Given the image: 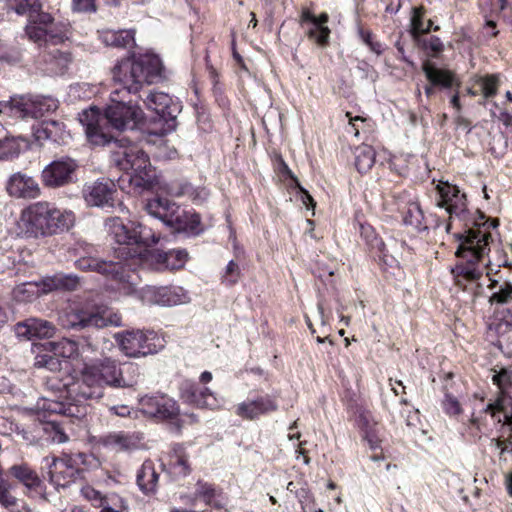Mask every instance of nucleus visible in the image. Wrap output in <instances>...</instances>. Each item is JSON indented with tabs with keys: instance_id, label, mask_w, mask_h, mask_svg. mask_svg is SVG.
Returning <instances> with one entry per match:
<instances>
[{
	"instance_id": "nucleus-16",
	"label": "nucleus",
	"mask_w": 512,
	"mask_h": 512,
	"mask_svg": "<svg viewBox=\"0 0 512 512\" xmlns=\"http://www.w3.org/2000/svg\"><path fill=\"white\" fill-rule=\"evenodd\" d=\"M68 327L72 329L104 328L108 326H121L122 319L117 313L110 310L79 311L72 316Z\"/></svg>"
},
{
	"instance_id": "nucleus-4",
	"label": "nucleus",
	"mask_w": 512,
	"mask_h": 512,
	"mask_svg": "<svg viewBox=\"0 0 512 512\" xmlns=\"http://www.w3.org/2000/svg\"><path fill=\"white\" fill-rule=\"evenodd\" d=\"M114 145L112 161L127 174L130 184L136 188H149L156 175L144 150L127 139H116Z\"/></svg>"
},
{
	"instance_id": "nucleus-18",
	"label": "nucleus",
	"mask_w": 512,
	"mask_h": 512,
	"mask_svg": "<svg viewBox=\"0 0 512 512\" xmlns=\"http://www.w3.org/2000/svg\"><path fill=\"white\" fill-rule=\"evenodd\" d=\"M139 406L143 414L161 420L174 419L179 415L176 401L166 395L144 396Z\"/></svg>"
},
{
	"instance_id": "nucleus-48",
	"label": "nucleus",
	"mask_w": 512,
	"mask_h": 512,
	"mask_svg": "<svg viewBox=\"0 0 512 512\" xmlns=\"http://www.w3.org/2000/svg\"><path fill=\"white\" fill-rule=\"evenodd\" d=\"M20 146L14 138L0 137V159L7 160L19 154Z\"/></svg>"
},
{
	"instance_id": "nucleus-7",
	"label": "nucleus",
	"mask_w": 512,
	"mask_h": 512,
	"mask_svg": "<svg viewBox=\"0 0 512 512\" xmlns=\"http://www.w3.org/2000/svg\"><path fill=\"white\" fill-rule=\"evenodd\" d=\"M73 380L52 383L51 388L56 393L55 398L43 397L37 402V408L49 414H61L67 417L82 419L88 413V401H78L70 394Z\"/></svg>"
},
{
	"instance_id": "nucleus-46",
	"label": "nucleus",
	"mask_w": 512,
	"mask_h": 512,
	"mask_svg": "<svg viewBox=\"0 0 512 512\" xmlns=\"http://www.w3.org/2000/svg\"><path fill=\"white\" fill-rule=\"evenodd\" d=\"M39 289L36 283L27 282L18 285L13 290L14 298L18 301H31L38 295Z\"/></svg>"
},
{
	"instance_id": "nucleus-8",
	"label": "nucleus",
	"mask_w": 512,
	"mask_h": 512,
	"mask_svg": "<svg viewBox=\"0 0 512 512\" xmlns=\"http://www.w3.org/2000/svg\"><path fill=\"white\" fill-rule=\"evenodd\" d=\"M115 340L123 354L132 358L155 354L163 348V340L151 330L120 332L115 334Z\"/></svg>"
},
{
	"instance_id": "nucleus-63",
	"label": "nucleus",
	"mask_w": 512,
	"mask_h": 512,
	"mask_svg": "<svg viewBox=\"0 0 512 512\" xmlns=\"http://www.w3.org/2000/svg\"><path fill=\"white\" fill-rule=\"evenodd\" d=\"M428 47L433 52L439 53L443 50V43L441 42V40L438 37L432 36L429 40Z\"/></svg>"
},
{
	"instance_id": "nucleus-15",
	"label": "nucleus",
	"mask_w": 512,
	"mask_h": 512,
	"mask_svg": "<svg viewBox=\"0 0 512 512\" xmlns=\"http://www.w3.org/2000/svg\"><path fill=\"white\" fill-rule=\"evenodd\" d=\"M145 209L149 215L161 220L167 226L180 229L186 225L185 211L168 198L154 197L147 201Z\"/></svg>"
},
{
	"instance_id": "nucleus-51",
	"label": "nucleus",
	"mask_w": 512,
	"mask_h": 512,
	"mask_svg": "<svg viewBox=\"0 0 512 512\" xmlns=\"http://www.w3.org/2000/svg\"><path fill=\"white\" fill-rule=\"evenodd\" d=\"M11 7L19 15L28 14L29 17L33 16L34 12L40 10L38 0H9Z\"/></svg>"
},
{
	"instance_id": "nucleus-32",
	"label": "nucleus",
	"mask_w": 512,
	"mask_h": 512,
	"mask_svg": "<svg viewBox=\"0 0 512 512\" xmlns=\"http://www.w3.org/2000/svg\"><path fill=\"white\" fill-rule=\"evenodd\" d=\"M168 473L175 479L183 478L190 473L188 456L181 445H176L167 465Z\"/></svg>"
},
{
	"instance_id": "nucleus-40",
	"label": "nucleus",
	"mask_w": 512,
	"mask_h": 512,
	"mask_svg": "<svg viewBox=\"0 0 512 512\" xmlns=\"http://www.w3.org/2000/svg\"><path fill=\"white\" fill-rule=\"evenodd\" d=\"M41 434L43 439L57 444L65 443L69 439L61 425L55 421L42 422Z\"/></svg>"
},
{
	"instance_id": "nucleus-27",
	"label": "nucleus",
	"mask_w": 512,
	"mask_h": 512,
	"mask_svg": "<svg viewBox=\"0 0 512 512\" xmlns=\"http://www.w3.org/2000/svg\"><path fill=\"white\" fill-rule=\"evenodd\" d=\"M33 96L14 95L9 100L0 103V113L7 112L21 119H32Z\"/></svg>"
},
{
	"instance_id": "nucleus-22",
	"label": "nucleus",
	"mask_w": 512,
	"mask_h": 512,
	"mask_svg": "<svg viewBox=\"0 0 512 512\" xmlns=\"http://www.w3.org/2000/svg\"><path fill=\"white\" fill-rule=\"evenodd\" d=\"M8 474L22 484L27 490V493L38 494L44 500L49 501L46 494L43 492V481L29 464L25 462L13 464L9 467Z\"/></svg>"
},
{
	"instance_id": "nucleus-10",
	"label": "nucleus",
	"mask_w": 512,
	"mask_h": 512,
	"mask_svg": "<svg viewBox=\"0 0 512 512\" xmlns=\"http://www.w3.org/2000/svg\"><path fill=\"white\" fill-rule=\"evenodd\" d=\"M79 165L69 156H61L47 164L41 171L42 184L50 189L65 187L75 182Z\"/></svg>"
},
{
	"instance_id": "nucleus-59",
	"label": "nucleus",
	"mask_w": 512,
	"mask_h": 512,
	"mask_svg": "<svg viewBox=\"0 0 512 512\" xmlns=\"http://www.w3.org/2000/svg\"><path fill=\"white\" fill-rule=\"evenodd\" d=\"M36 20L39 26L53 29L54 23L53 18L48 13H40L39 10L33 13L32 17H29V21Z\"/></svg>"
},
{
	"instance_id": "nucleus-50",
	"label": "nucleus",
	"mask_w": 512,
	"mask_h": 512,
	"mask_svg": "<svg viewBox=\"0 0 512 512\" xmlns=\"http://www.w3.org/2000/svg\"><path fill=\"white\" fill-rule=\"evenodd\" d=\"M479 85L484 98H490L497 94L499 87L498 75H486L479 79Z\"/></svg>"
},
{
	"instance_id": "nucleus-9",
	"label": "nucleus",
	"mask_w": 512,
	"mask_h": 512,
	"mask_svg": "<svg viewBox=\"0 0 512 512\" xmlns=\"http://www.w3.org/2000/svg\"><path fill=\"white\" fill-rule=\"evenodd\" d=\"M106 227L112 239L120 245L142 244L151 246L159 242V237L155 235L151 228L140 223H130L125 225L118 217L107 220Z\"/></svg>"
},
{
	"instance_id": "nucleus-13",
	"label": "nucleus",
	"mask_w": 512,
	"mask_h": 512,
	"mask_svg": "<svg viewBox=\"0 0 512 512\" xmlns=\"http://www.w3.org/2000/svg\"><path fill=\"white\" fill-rule=\"evenodd\" d=\"M140 300L146 305L171 307L190 302L188 292L180 286H145L139 292Z\"/></svg>"
},
{
	"instance_id": "nucleus-62",
	"label": "nucleus",
	"mask_w": 512,
	"mask_h": 512,
	"mask_svg": "<svg viewBox=\"0 0 512 512\" xmlns=\"http://www.w3.org/2000/svg\"><path fill=\"white\" fill-rule=\"evenodd\" d=\"M375 430H367L365 433V438L367 439L371 449H376L379 447V439L375 434Z\"/></svg>"
},
{
	"instance_id": "nucleus-20",
	"label": "nucleus",
	"mask_w": 512,
	"mask_h": 512,
	"mask_svg": "<svg viewBox=\"0 0 512 512\" xmlns=\"http://www.w3.org/2000/svg\"><path fill=\"white\" fill-rule=\"evenodd\" d=\"M116 187L113 181L101 179L86 185L83 189L84 199L89 206L112 207Z\"/></svg>"
},
{
	"instance_id": "nucleus-41",
	"label": "nucleus",
	"mask_w": 512,
	"mask_h": 512,
	"mask_svg": "<svg viewBox=\"0 0 512 512\" xmlns=\"http://www.w3.org/2000/svg\"><path fill=\"white\" fill-rule=\"evenodd\" d=\"M170 193L174 196L187 195L195 204L203 203L209 196V191L206 188H194L188 183L181 185L178 190L172 188Z\"/></svg>"
},
{
	"instance_id": "nucleus-14",
	"label": "nucleus",
	"mask_w": 512,
	"mask_h": 512,
	"mask_svg": "<svg viewBox=\"0 0 512 512\" xmlns=\"http://www.w3.org/2000/svg\"><path fill=\"white\" fill-rule=\"evenodd\" d=\"M436 190L439 194L440 199L437 202V206L445 208L449 214V219H459L462 222L469 220V210L466 203V195L460 193L457 186L451 185L448 182H439L436 186Z\"/></svg>"
},
{
	"instance_id": "nucleus-43",
	"label": "nucleus",
	"mask_w": 512,
	"mask_h": 512,
	"mask_svg": "<svg viewBox=\"0 0 512 512\" xmlns=\"http://www.w3.org/2000/svg\"><path fill=\"white\" fill-rule=\"evenodd\" d=\"M295 497L298 499L303 512H306V509L314 512H323L322 509L317 508L313 494L308 488L307 483H303L297 490H295Z\"/></svg>"
},
{
	"instance_id": "nucleus-6",
	"label": "nucleus",
	"mask_w": 512,
	"mask_h": 512,
	"mask_svg": "<svg viewBox=\"0 0 512 512\" xmlns=\"http://www.w3.org/2000/svg\"><path fill=\"white\" fill-rule=\"evenodd\" d=\"M78 269L86 272H96L111 281L113 288L123 295H131L135 292L136 274L127 268L123 261L106 260L94 256H83L76 260Z\"/></svg>"
},
{
	"instance_id": "nucleus-25",
	"label": "nucleus",
	"mask_w": 512,
	"mask_h": 512,
	"mask_svg": "<svg viewBox=\"0 0 512 512\" xmlns=\"http://www.w3.org/2000/svg\"><path fill=\"white\" fill-rule=\"evenodd\" d=\"M18 338L32 340L34 338H49L54 335V325L43 319L29 318L19 322L14 327Z\"/></svg>"
},
{
	"instance_id": "nucleus-3",
	"label": "nucleus",
	"mask_w": 512,
	"mask_h": 512,
	"mask_svg": "<svg viewBox=\"0 0 512 512\" xmlns=\"http://www.w3.org/2000/svg\"><path fill=\"white\" fill-rule=\"evenodd\" d=\"M74 221L72 211L58 209L49 202H36L21 212L17 234L25 238L45 237L68 230Z\"/></svg>"
},
{
	"instance_id": "nucleus-64",
	"label": "nucleus",
	"mask_w": 512,
	"mask_h": 512,
	"mask_svg": "<svg viewBox=\"0 0 512 512\" xmlns=\"http://www.w3.org/2000/svg\"><path fill=\"white\" fill-rule=\"evenodd\" d=\"M329 16L327 13H321L316 17V23H313V28H325V24L328 22Z\"/></svg>"
},
{
	"instance_id": "nucleus-55",
	"label": "nucleus",
	"mask_w": 512,
	"mask_h": 512,
	"mask_svg": "<svg viewBox=\"0 0 512 512\" xmlns=\"http://www.w3.org/2000/svg\"><path fill=\"white\" fill-rule=\"evenodd\" d=\"M21 51L18 48H0V60L9 64H16L21 61Z\"/></svg>"
},
{
	"instance_id": "nucleus-17",
	"label": "nucleus",
	"mask_w": 512,
	"mask_h": 512,
	"mask_svg": "<svg viewBox=\"0 0 512 512\" xmlns=\"http://www.w3.org/2000/svg\"><path fill=\"white\" fill-rule=\"evenodd\" d=\"M102 115L96 107L84 110L79 115V121L84 127L88 142L93 146H105L113 141V137L106 132L101 124Z\"/></svg>"
},
{
	"instance_id": "nucleus-21",
	"label": "nucleus",
	"mask_w": 512,
	"mask_h": 512,
	"mask_svg": "<svg viewBox=\"0 0 512 512\" xmlns=\"http://www.w3.org/2000/svg\"><path fill=\"white\" fill-rule=\"evenodd\" d=\"M6 191L11 197L23 199H35L41 194L38 182L32 176L21 172H16L9 177Z\"/></svg>"
},
{
	"instance_id": "nucleus-37",
	"label": "nucleus",
	"mask_w": 512,
	"mask_h": 512,
	"mask_svg": "<svg viewBox=\"0 0 512 512\" xmlns=\"http://www.w3.org/2000/svg\"><path fill=\"white\" fill-rule=\"evenodd\" d=\"M355 167L359 173H367L375 163L376 153L370 145H360L354 150Z\"/></svg>"
},
{
	"instance_id": "nucleus-28",
	"label": "nucleus",
	"mask_w": 512,
	"mask_h": 512,
	"mask_svg": "<svg viewBox=\"0 0 512 512\" xmlns=\"http://www.w3.org/2000/svg\"><path fill=\"white\" fill-rule=\"evenodd\" d=\"M425 76L430 81V85L425 86L424 91L427 97L435 93L433 86H442L450 88L453 84V74L449 71L441 70L433 66L430 62H425L422 66Z\"/></svg>"
},
{
	"instance_id": "nucleus-26",
	"label": "nucleus",
	"mask_w": 512,
	"mask_h": 512,
	"mask_svg": "<svg viewBox=\"0 0 512 512\" xmlns=\"http://www.w3.org/2000/svg\"><path fill=\"white\" fill-rule=\"evenodd\" d=\"M42 422L28 417L21 419H11L9 421V431L23 440L26 444L32 445L43 439L41 434Z\"/></svg>"
},
{
	"instance_id": "nucleus-56",
	"label": "nucleus",
	"mask_w": 512,
	"mask_h": 512,
	"mask_svg": "<svg viewBox=\"0 0 512 512\" xmlns=\"http://www.w3.org/2000/svg\"><path fill=\"white\" fill-rule=\"evenodd\" d=\"M443 408L449 415H459L462 412L459 401L451 394H446L443 401Z\"/></svg>"
},
{
	"instance_id": "nucleus-31",
	"label": "nucleus",
	"mask_w": 512,
	"mask_h": 512,
	"mask_svg": "<svg viewBox=\"0 0 512 512\" xmlns=\"http://www.w3.org/2000/svg\"><path fill=\"white\" fill-rule=\"evenodd\" d=\"M67 134L66 126L57 120H46L35 129L34 135L38 141L50 140L59 143L65 139Z\"/></svg>"
},
{
	"instance_id": "nucleus-29",
	"label": "nucleus",
	"mask_w": 512,
	"mask_h": 512,
	"mask_svg": "<svg viewBox=\"0 0 512 512\" xmlns=\"http://www.w3.org/2000/svg\"><path fill=\"white\" fill-rule=\"evenodd\" d=\"M152 257L158 265V269L177 270L185 265L188 253L182 249H173L156 251Z\"/></svg>"
},
{
	"instance_id": "nucleus-54",
	"label": "nucleus",
	"mask_w": 512,
	"mask_h": 512,
	"mask_svg": "<svg viewBox=\"0 0 512 512\" xmlns=\"http://www.w3.org/2000/svg\"><path fill=\"white\" fill-rule=\"evenodd\" d=\"M358 34L361 40L370 48L371 51L376 53L377 55L381 54L383 51V46L380 42L374 40L373 34L369 30H365L363 28L358 29Z\"/></svg>"
},
{
	"instance_id": "nucleus-52",
	"label": "nucleus",
	"mask_w": 512,
	"mask_h": 512,
	"mask_svg": "<svg viewBox=\"0 0 512 512\" xmlns=\"http://www.w3.org/2000/svg\"><path fill=\"white\" fill-rule=\"evenodd\" d=\"M512 301V283L504 282L500 285L498 291L494 292L489 299L491 304H506Z\"/></svg>"
},
{
	"instance_id": "nucleus-19",
	"label": "nucleus",
	"mask_w": 512,
	"mask_h": 512,
	"mask_svg": "<svg viewBox=\"0 0 512 512\" xmlns=\"http://www.w3.org/2000/svg\"><path fill=\"white\" fill-rule=\"evenodd\" d=\"M180 396L188 404L198 408L216 409L219 400L208 388H200L195 382L184 380L180 386Z\"/></svg>"
},
{
	"instance_id": "nucleus-34",
	"label": "nucleus",
	"mask_w": 512,
	"mask_h": 512,
	"mask_svg": "<svg viewBox=\"0 0 512 512\" xmlns=\"http://www.w3.org/2000/svg\"><path fill=\"white\" fill-rule=\"evenodd\" d=\"M46 346L51 353L64 359H74L79 356V344L68 338L47 342Z\"/></svg>"
},
{
	"instance_id": "nucleus-60",
	"label": "nucleus",
	"mask_w": 512,
	"mask_h": 512,
	"mask_svg": "<svg viewBox=\"0 0 512 512\" xmlns=\"http://www.w3.org/2000/svg\"><path fill=\"white\" fill-rule=\"evenodd\" d=\"M81 494L88 500H91V501H99L101 503V500H104L100 493L98 491H96L95 489H93L92 487H84L81 489Z\"/></svg>"
},
{
	"instance_id": "nucleus-38",
	"label": "nucleus",
	"mask_w": 512,
	"mask_h": 512,
	"mask_svg": "<svg viewBox=\"0 0 512 512\" xmlns=\"http://www.w3.org/2000/svg\"><path fill=\"white\" fill-rule=\"evenodd\" d=\"M424 220L425 217L420 204L417 201L409 202L403 212L404 224L412 226L417 230H425L427 226Z\"/></svg>"
},
{
	"instance_id": "nucleus-30",
	"label": "nucleus",
	"mask_w": 512,
	"mask_h": 512,
	"mask_svg": "<svg viewBox=\"0 0 512 512\" xmlns=\"http://www.w3.org/2000/svg\"><path fill=\"white\" fill-rule=\"evenodd\" d=\"M159 474L155 470L154 463L146 460L136 474V482L144 494H153L156 491Z\"/></svg>"
},
{
	"instance_id": "nucleus-42",
	"label": "nucleus",
	"mask_w": 512,
	"mask_h": 512,
	"mask_svg": "<svg viewBox=\"0 0 512 512\" xmlns=\"http://www.w3.org/2000/svg\"><path fill=\"white\" fill-rule=\"evenodd\" d=\"M359 232L361 238L366 242L370 249L376 250L378 252H383L385 244L378 237V235L375 232V229L371 225L366 223H360Z\"/></svg>"
},
{
	"instance_id": "nucleus-61",
	"label": "nucleus",
	"mask_w": 512,
	"mask_h": 512,
	"mask_svg": "<svg viewBox=\"0 0 512 512\" xmlns=\"http://www.w3.org/2000/svg\"><path fill=\"white\" fill-rule=\"evenodd\" d=\"M110 412L120 416V417H128L130 416L131 410L127 405H115L109 408Z\"/></svg>"
},
{
	"instance_id": "nucleus-35",
	"label": "nucleus",
	"mask_w": 512,
	"mask_h": 512,
	"mask_svg": "<svg viewBox=\"0 0 512 512\" xmlns=\"http://www.w3.org/2000/svg\"><path fill=\"white\" fill-rule=\"evenodd\" d=\"M25 31L30 40L39 44H41V42L56 43L60 40V37H58L54 29L39 26L36 20L29 21Z\"/></svg>"
},
{
	"instance_id": "nucleus-12",
	"label": "nucleus",
	"mask_w": 512,
	"mask_h": 512,
	"mask_svg": "<svg viewBox=\"0 0 512 512\" xmlns=\"http://www.w3.org/2000/svg\"><path fill=\"white\" fill-rule=\"evenodd\" d=\"M84 455L79 453L75 457L64 456L53 458L49 464V482L56 488H67L81 477L82 470L78 467L83 462Z\"/></svg>"
},
{
	"instance_id": "nucleus-39",
	"label": "nucleus",
	"mask_w": 512,
	"mask_h": 512,
	"mask_svg": "<svg viewBox=\"0 0 512 512\" xmlns=\"http://www.w3.org/2000/svg\"><path fill=\"white\" fill-rule=\"evenodd\" d=\"M57 107L58 101L50 96H33L32 119L43 117Z\"/></svg>"
},
{
	"instance_id": "nucleus-1",
	"label": "nucleus",
	"mask_w": 512,
	"mask_h": 512,
	"mask_svg": "<svg viewBox=\"0 0 512 512\" xmlns=\"http://www.w3.org/2000/svg\"><path fill=\"white\" fill-rule=\"evenodd\" d=\"M166 79L165 67L158 55L133 54L121 60L113 69V80L118 86L111 92L110 102L104 109V118L117 131L136 129L144 120V112L137 104L125 101L121 93L135 94L144 84Z\"/></svg>"
},
{
	"instance_id": "nucleus-47",
	"label": "nucleus",
	"mask_w": 512,
	"mask_h": 512,
	"mask_svg": "<svg viewBox=\"0 0 512 512\" xmlns=\"http://www.w3.org/2000/svg\"><path fill=\"white\" fill-rule=\"evenodd\" d=\"M241 277V269L237 262L230 260L221 274V281L226 286L235 285Z\"/></svg>"
},
{
	"instance_id": "nucleus-24",
	"label": "nucleus",
	"mask_w": 512,
	"mask_h": 512,
	"mask_svg": "<svg viewBox=\"0 0 512 512\" xmlns=\"http://www.w3.org/2000/svg\"><path fill=\"white\" fill-rule=\"evenodd\" d=\"M278 405L274 398L269 395L258 397L254 400H246L236 406L235 413L246 420H254L261 415L274 412Z\"/></svg>"
},
{
	"instance_id": "nucleus-23",
	"label": "nucleus",
	"mask_w": 512,
	"mask_h": 512,
	"mask_svg": "<svg viewBox=\"0 0 512 512\" xmlns=\"http://www.w3.org/2000/svg\"><path fill=\"white\" fill-rule=\"evenodd\" d=\"M143 440V435L139 432H112L99 438V444L103 447L115 451L123 452L139 448Z\"/></svg>"
},
{
	"instance_id": "nucleus-36",
	"label": "nucleus",
	"mask_w": 512,
	"mask_h": 512,
	"mask_svg": "<svg viewBox=\"0 0 512 512\" xmlns=\"http://www.w3.org/2000/svg\"><path fill=\"white\" fill-rule=\"evenodd\" d=\"M79 285V277L75 274L59 273L44 281V291H52L57 289L75 290Z\"/></svg>"
},
{
	"instance_id": "nucleus-57",
	"label": "nucleus",
	"mask_w": 512,
	"mask_h": 512,
	"mask_svg": "<svg viewBox=\"0 0 512 512\" xmlns=\"http://www.w3.org/2000/svg\"><path fill=\"white\" fill-rule=\"evenodd\" d=\"M310 38L314 39L319 45L324 46L328 43L330 36V29L325 28H311L308 32Z\"/></svg>"
},
{
	"instance_id": "nucleus-49",
	"label": "nucleus",
	"mask_w": 512,
	"mask_h": 512,
	"mask_svg": "<svg viewBox=\"0 0 512 512\" xmlns=\"http://www.w3.org/2000/svg\"><path fill=\"white\" fill-rule=\"evenodd\" d=\"M35 367L46 368L49 371H60L62 362L55 354H40L35 358Z\"/></svg>"
},
{
	"instance_id": "nucleus-5",
	"label": "nucleus",
	"mask_w": 512,
	"mask_h": 512,
	"mask_svg": "<svg viewBox=\"0 0 512 512\" xmlns=\"http://www.w3.org/2000/svg\"><path fill=\"white\" fill-rule=\"evenodd\" d=\"M491 237L488 233L469 231L467 235L460 236V245L456 251V256L467 261L466 264H458L452 269L457 283L460 285L459 278L473 281L481 277L482 272L476 264L489 253Z\"/></svg>"
},
{
	"instance_id": "nucleus-45",
	"label": "nucleus",
	"mask_w": 512,
	"mask_h": 512,
	"mask_svg": "<svg viewBox=\"0 0 512 512\" xmlns=\"http://www.w3.org/2000/svg\"><path fill=\"white\" fill-rule=\"evenodd\" d=\"M432 21L428 20L427 23L423 21V10L422 8H414L413 15L411 17V33L414 38H418L420 35L428 33L431 30Z\"/></svg>"
},
{
	"instance_id": "nucleus-58",
	"label": "nucleus",
	"mask_w": 512,
	"mask_h": 512,
	"mask_svg": "<svg viewBox=\"0 0 512 512\" xmlns=\"http://www.w3.org/2000/svg\"><path fill=\"white\" fill-rule=\"evenodd\" d=\"M72 9L75 12H95L94 0H73Z\"/></svg>"
},
{
	"instance_id": "nucleus-33",
	"label": "nucleus",
	"mask_w": 512,
	"mask_h": 512,
	"mask_svg": "<svg viewBox=\"0 0 512 512\" xmlns=\"http://www.w3.org/2000/svg\"><path fill=\"white\" fill-rule=\"evenodd\" d=\"M99 38L106 46L115 48H127L135 43L132 30H104L100 32Z\"/></svg>"
},
{
	"instance_id": "nucleus-44",
	"label": "nucleus",
	"mask_w": 512,
	"mask_h": 512,
	"mask_svg": "<svg viewBox=\"0 0 512 512\" xmlns=\"http://www.w3.org/2000/svg\"><path fill=\"white\" fill-rule=\"evenodd\" d=\"M485 218H486L485 214L483 212H481L480 210H477L474 213H471L469 211L468 219H470V221L468 220L467 223L463 222L465 227H467V229L465 230L464 233L457 235L458 240L460 241V236L467 235L469 231H473V232L480 231L481 234L488 233L489 235H491L490 231H483L481 229V227H486V225H487V222L484 221ZM490 237L492 238V236H490Z\"/></svg>"
},
{
	"instance_id": "nucleus-53",
	"label": "nucleus",
	"mask_w": 512,
	"mask_h": 512,
	"mask_svg": "<svg viewBox=\"0 0 512 512\" xmlns=\"http://www.w3.org/2000/svg\"><path fill=\"white\" fill-rule=\"evenodd\" d=\"M195 495L196 497L203 499L206 504L213 505L215 488L212 484L203 481H198L196 483Z\"/></svg>"
},
{
	"instance_id": "nucleus-11",
	"label": "nucleus",
	"mask_w": 512,
	"mask_h": 512,
	"mask_svg": "<svg viewBox=\"0 0 512 512\" xmlns=\"http://www.w3.org/2000/svg\"><path fill=\"white\" fill-rule=\"evenodd\" d=\"M144 103L147 109L154 111L164 122L165 132L176 129L177 117L182 110V105L178 99H174L164 92L150 91L144 98Z\"/></svg>"
},
{
	"instance_id": "nucleus-2",
	"label": "nucleus",
	"mask_w": 512,
	"mask_h": 512,
	"mask_svg": "<svg viewBox=\"0 0 512 512\" xmlns=\"http://www.w3.org/2000/svg\"><path fill=\"white\" fill-rule=\"evenodd\" d=\"M140 378L139 367L127 362L105 357L94 363L85 364L80 377L73 380L70 394L79 401L99 400L104 396L105 386L111 388H132Z\"/></svg>"
}]
</instances>
